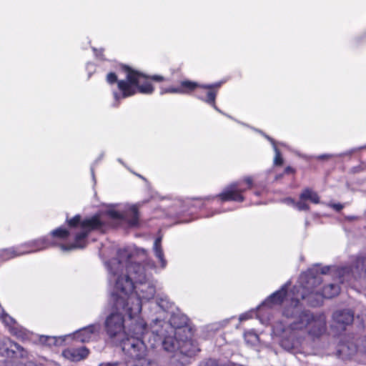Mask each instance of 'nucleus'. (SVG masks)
I'll return each mask as SVG.
<instances>
[{"label": "nucleus", "instance_id": "f257e3e1", "mask_svg": "<svg viewBox=\"0 0 366 366\" xmlns=\"http://www.w3.org/2000/svg\"><path fill=\"white\" fill-rule=\"evenodd\" d=\"M122 276L116 270H112L109 285L113 287L111 301L112 308L106 317L104 327L108 337L112 341L120 340L125 335L124 315L132 320L127 337L121 341V347L125 355L127 366H152L147 357L145 342H151V330L139 317L142 311L138 299L128 296L132 289V282L126 279L125 285L121 282Z\"/></svg>", "mask_w": 366, "mask_h": 366}, {"label": "nucleus", "instance_id": "f03ea898", "mask_svg": "<svg viewBox=\"0 0 366 366\" xmlns=\"http://www.w3.org/2000/svg\"><path fill=\"white\" fill-rule=\"evenodd\" d=\"M305 288L295 287L291 297L294 307L284 311V315L290 320L286 324L277 322L273 326V332L281 337V345L287 350L298 349L308 345V337L318 339L327 332V318L323 313L314 314L309 310L300 311L297 304L300 299L307 300L312 307L322 302V297L332 298L340 293V286L336 283L325 285L321 294L311 290L308 293L300 290Z\"/></svg>", "mask_w": 366, "mask_h": 366}, {"label": "nucleus", "instance_id": "7ed1b4c3", "mask_svg": "<svg viewBox=\"0 0 366 366\" xmlns=\"http://www.w3.org/2000/svg\"><path fill=\"white\" fill-rule=\"evenodd\" d=\"M162 237L155 239L153 245V250L155 257L159 262L157 266L154 262L148 259L143 266L133 262L134 255H142L143 257L147 256V251L144 249L135 248L133 250L129 249H119L117 253V258H114L107 262L106 265L109 272L108 280L112 274V270H116L122 276L121 282L125 285L126 279L132 282V289L129 291L128 296L137 298L141 302V299L149 300L152 299L156 293L155 284L151 279V274L147 272V268L155 269H164L167 265V261L164 257L162 247ZM142 305V303H140Z\"/></svg>", "mask_w": 366, "mask_h": 366}, {"label": "nucleus", "instance_id": "20e7f679", "mask_svg": "<svg viewBox=\"0 0 366 366\" xmlns=\"http://www.w3.org/2000/svg\"><path fill=\"white\" fill-rule=\"evenodd\" d=\"M184 318L172 315L169 322L155 320L151 325V334L153 342L150 346L154 347L157 342H162L164 350L172 353L177 360L183 362L179 357L181 355L193 357L199 351L197 342L192 338V332L187 327Z\"/></svg>", "mask_w": 366, "mask_h": 366}, {"label": "nucleus", "instance_id": "39448f33", "mask_svg": "<svg viewBox=\"0 0 366 366\" xmlns=\"http://www.w3.org/2000/svg\"><path fill=\"white\" fill-rule=\"evenodd\" d=\"M126 79L117 81L118 88L121 94L114 92V98L117 106L122 99L134 95L137 92L144 94H151L154 87L149 81L148 77L144 74L125 66Z\"/></svg>", "mask_w": 366, "mask_h": 366}, {"label": "nucleus", "instance_id": "423d86ee", "mask_svg": "<svg viewBox=\"0 0 366 366\" xmlns=\"http://www.w3.org/2000/svg\"><path fill=\"white\" fill-rule=\"evenodd\" d=\"M104 224L102 214H97L83 220L80 215H76L68 220L69 227L75 230L74 242L68 245L61 244V250L68 251L84 248L86 244L88 234L93 230L100 229Z\"/></svg>", "mask_w": 366, "mask_h": 366}, {"label": "nucleus", "instance_id": "0eeeda50", "mask_svg": "<svg viewBox=\"0 0 366 366\" xmlns=\"http://www.w3.org/2000/svg\"><path fill=\"white\" fill-rule=\"evenodd\" d=\"M54 244H56L54 241H50L49 237H44L30 241L17 247L4 249L1 252L0 255L3 260H7L24 254L41 251Z\"/></svg>", "mask_w": 366, "mask_h": 366}, {"label": "nucleus", "instance_id": "6e6552de", "mask_svg": "<svg viewBox=\"0 0 366 366\" xmlns=\"http://www.w3.org/2000/svg\"><path fill=\"white\" fill-rule=\"evenodd\" d=\"M365 259L362 257H357L352 267H345L340 269H335L329 267H324L321 269V273L327 274L331 270L333 274L337 276L338 281L343 283L349 281L352 277L355 279L364 277L365 276H358L357 272L365 271Z\"/></svg>", "mask_w": 366, "mask_h": 366}, {"label": "nucleus", "instance_id": "1a4fd4ad", "mask_svg": "<svg viewBox=\"0 0 366 366\" xmlns=\"http://www.w3.org/2000/svg\"><path fill=\"white\" fill-rule=\"evenodd\" d=\"M106 214L114 221L126 222L130 226L138 224V210L135 206H112L106 211Z\"/></svg>", "mask_w": 366, "mask_h": 366}, {"label": "nucleus", "instance_id": "9d476101", "mask_svg": "<svg viewBox=\"0 0 366 366\" xmlns=\"http://www.w3.org/2000/svg\"><path fill=\"white\" fill-rule=\"evenodd\" d=\"M252 184V179L247 177L243 181L230 184L219 194V197L222 201L243 202L244 198L242 194L249 189Z\"/></svg>", "mask_w": 366, "mask_h": 366}, {"label": "nucleus", "instance_id": "9b49d317", "mask_svg": "<svg viewBox=\"0 0 366 366\" xmlns=\"http://www.w3.org/2000/svg\"><path fill=\"white\" fill-rule=\"evenodd\" d=\"M100 332L101 325L92 324L75 332L73 334V338L81 342H87L98 339Z\"/></svg>", "mask_w": 366, "mask_h": 366}, {"label": "nucleus", "instance_id": "f8f14e48", "mask_svg": "<svg viewBox=\"0 0 366 366\" xmlns=\"http://www.w3.org/2000/svg\"><path fill=\"white\" fill-rule=\"evenodd\" d=\"M3 347H0V352L7 356L14 355L15 357H26V351L17 343L11 341L9 338H4L2 340Z\"/></svg>", "mask_w": 366, "mask_h": 366}, {"label": "nucleus", "instance_id": "ddd939ff", "mask_svg": "<svg viewBox=\"0 0 366 366\" xmlns=\"http://www.w3.org/2000/svg\"><path fill=\"white\" fill-rule=\"evenodd\" d=\"M332 319L338 327L344 330L353 322L354 314L350 310H340L334 312Z\"/></svg>", "mask_w": 366, "mask_h": 366}, {"label": "nucleus", "instance_id": "4468645a", "mask_svg": "<svg viewBox=\"0 0 366 366\" xmlns=\"http://www.w3.org/2000/svg\"><path fill=\"white\" fill-rule=\"evenodd\" d=\"M89 355V350L86 347L80 348H69L62 352V355L74 362L80 361L86 358Z\"/></svg>", "mask_w": 366, "mask_h": 366}, {"label": "nucleus", "instance_id": "2eb2a0df", "mask_svg": "<svg viewBox=\"0 0 366 366\" xmlns=\"http://www.w3.org/2000/svg\"><path fill=\"white\" fill-rule=\"evenodd\" d=\"M289 283L285 284L282 287L271 295L266 300L263 305L270 306L271 304H280L287 295V289Z\"/></svg>", "mask_w": 366, "mask_h": 366}, {"label": "nucleus", "instance_id": "dca6fc26", "mask_svg": "<svg viewBox=\"0 0 366 366\" xmlns=\"http://www.w3.org/2000/svg\"><path fill=\"white\" fill-rule=\"evenodd\" d=\"M300 199L302 200H309L314 204L320 203L318 194L310 188H305L302 190L300 195Z\"/></svg>", "mask_w": 366, "mask_h": 366}, {"label": "nucleus", "instance_id": "f3484780", "mask_svg": "<svg viewBox=\"0 0 366 366\" xmlns=\"http://www.w3.org/2000/svg\"><path fill=\"white\" fill-rule=\"evenodd\" d=\"M197 87L202 88V85L194 81L185 80L181 81L179 89L183 91L180 94H189Z\"/></svg>", "mask_w": 366, "mask_h": 366}, {"label": "nucleus", "instance_id": "a211bd4d", "mask_svg": "<svg viewBox=\"0 0 366 366\" xmlns=\"http://www.w3.org/2000/svg\"><path fill=\"white\" fill-rule=\"evenodd\" d=\"M216 96H217V94L215 92L209 91V92H208L206 98H203L201 96H197V97L199 99H202V101H204L205 102L211 104L214 109H216L219 112H221V111L217 107V106L215 104Z\"/></svg>", "mask_w": 366, "mask_h": 366}, {"label": "nucleus", "instance_id": "6ab92c4d", "mask_svg": "<svg viewBox=\"0 0 366 366\" xmlns=\"http://www.w3.org/2000/svg\"><path fill=\"white\" fill-rule=\"evenodd\" d=\"M69 234V232L62 227H59L51 232V237L59 238L60 239H66Z\"/></svg>", "mask_w": 366, "mask_h": 366}, {"label": "nucleus", "instance_id": "aec40b11", "mask_svg": "<svg viewBox=\"0 0 366 366\" xmlns=\"http://www.w3.org/2000/svg\"><path fill=\"white\" fill-rule=\"evenodd\" d=\"M157 304L163 310H167L172 306V303L169 301L167 296L160 297L158 295L157 297Z\"/></svg>", "mask_w": 366, "mask_h": 366}, {"label": "nucleus", "instance_id": "412c9836", "mask_svg": "<svg viewBox=\"0 0 366 366\" xmlns=\"http://www.w3.org/2000/svg\"><path fill=\"white\" fill-rule=\"evenodd\" d=\"M267 138L273 144V148H274V152H275V157L274 158V164L275 165H282V163H283V159H282V158L281 157V154H280V150L278 149V148L277 147V146L274 144V141L272 138H270L269 137H267Z\"/></svg>", "mask_w": 366, "mask_h": 366}, {"label": "nucleus", "instance_id": "4be33fe9", "mask_svg": "<svg viewBox=\"0 0 366 366\" xmlns=\"http://www.w3.org/2000/svg\"><path fill=\"white\" fill-rule=\"evenodd\" d=\"M0 317L6 325L11 327V330H14V325H15L16 322L15 320L11 317H10L9 315L4 313V312L2 311V314L0 315Z\"/></svg>", "mask_w": 366, "mask_h": 366}, {"label": "nucleus", "instance_id": "5701e85b", "mask_svg": "<svg viewBox=\"0 0 366 366\" xmlns=\"http://www.w3.org/2000/svg\"><path fill=\"white\" fill-rule=\"evenodd\" d=\"M245 340L251 344H256L259 342V336L252 331L247 332L244 334Z\"/></svg>", "mask_w": 366, "mask_h": 366}, {"label": "nucleus", "instance_id": "b1692460", "mask_svg": "<svg viewBox=\"0 0 366 366\" xmlns=\"http://www.w3.org/2000/svg\"><path fill=\"white\" fill-rule=\"evenodd\" d=\"M198 366H241L239 365H233L232 364L219 365L218 362L214 360H207L201 362Z\"/></svg>", "mask_w": 366, "mask_h": 366}, {"label": "nucleus", "instance_id": "393cba45", "mask_svg": "<svg viewBox=\"0 0 366 366\" xmlns=\"http://www.w3.org/2000/svg\"><path fill=\"white\" fill-rule=\"evenodd\" d=\"M295 207L300 211H308L310 206L305 202V200L300 199L299 202H296Z\"/></svg>", "mask_w": 366, "mask_h": 366}, {"label": "nucleus", "instance_id": "a878e982", "mask_svg": "<svg viewBox=\"0 0 366 366\" xmlns=\"http://www.w3.org/2000/svg\"><path fill=\"white\" fill-rule=\"evenodd\" d=\"M182 89H179V87H169L166 89H162L160 91V94L163 95L167 93H173V94H180L182 92Z\"/></svg>", "mask_w": 366, "mask_h": 366}, {"label": "nucleus", "instance_id": "bb28decb", "mask_svg": "<svg viewBox=\"0 0 366 366\" xmlns=\"http://www.w3.org/2000/svg\"><path fill=\"white\" fill-rule=\"evenodd\" d=\"M107 81L109 84H114L117 81V76L113 72L109 73L107 76Z\"/></svg>", "mask_w": 366, "mask_h": 366}, {"label": "nucleus", "instance_id": "cd10ccee", "mask_svg": "<svg viewBox=\"0 0 366 366\" xmlns=\"http://www.w3.org/2000/svg\"><path fill=\"white\" fill-rule=\"evenodd\" d=\"M251 317H252V312H246V313L242 314L239 316V321L242 322V321L249 320Z\"/></svg>", "mask_w": 366, "mask_h": 366}, {"label": "nucleus", "instance_id": "c85d7f7f", "mask_svg": "<svg viewBox=\"0 0 366 366\" xmlns=\"http://www.w3.org/2000/svg\"><path fill=\"white\" fill-rule=\"evenodd\" d=\"M221 86V83H217L214 84H202V88L212 89L213 88H219Z\"/></svg>", "mask_w": 366, "mask_h": 366}, {"label": "nucleus", "instance_id": "c756f323", "mask_svg": "<svg viewBox=\"0 0 366 366\" xmlns=\"http://www.w3.org/2000/svg\"><path fill=\"white\" fill-rule=\"evenodd\" d=\"M320 282H321L320 277H312V278L309 279L308 285H313L315 283L320 284Z\"/></svg>", "mask_w": 366, "mask_h": 366}, {"label": "nucleus", "instance_id": "7c9ffc66", "mask_svg": "<svg viewBox=\"0 0 366 366\" xmlns=\"http://www.w3.org/2000/svg\"><path fill=\"white\" fill-rule=\"evenodd\" d=\"M333 157H335L333 154H322L317 156L316 158L320 160H327L332 158Z\"/></svg>", "mask_w": 366, "mask_h": 366}, {"label": "nucleus", "instance_id": "2f4dec72", "mask_svg": "<svg viewBox=\"0 0 366 366\" xmlns=\"http://www.w3.org/2000/svg\"><path fill=\"white\" fill-rule=\"evenodd\" d=\"M283 202L289 205H291L295 207L296 202L292 198H286L283 200Z\"/></svg>", "mask_w": 366, "mask_h": 366}, {"label": "nucleus", "instance_id": "473e14b6", "mask_svg": "<svg viewBox=\"0 0 366 366\" xmlns=\"http://www.w3.org/2000/svg\"><path fill=\"white\" fill-rule=\"evenodd\" d=\"M330 207L337 211H340L343 208V206L340 204H331Z\"/></svg>", "mask_w": 366, "mask_h": 366}, {"label": "nucleus", "instance_id": "72a5a7b5", "mask_svg": "<svg viewBox=\"0 0 366 366\" xmlns=\"http://www.w3.org/2000/svg\"><path fill=\"white\" fill-rule=\"evenodd\" d=\"M150 79L154 80V81H162L164 80V77L162 76H159V75H154V76H152L150 77Z\"/></svg>", "mask_w": 366, "mask_h": 366}, {"label": "nucleus", "instance_id": "f704fd0d", "mask_svg": "<svg viewBox=\"0 0 366 366\" xmlns=\"http://www.w3.org/2000/svg\"><path fill=\"white\" fill-rule=\"evenodd\" d=\"M294 172H295L294 169L290 167H287L285 169V172L287 174L293 173Z\"/></svg>", "mask_w": 366, "mask_h": 366}, {"label": "nucleus", "instance_id": "c9c22d12", "mask_svg": "<svg viewBox=\"0 0 366 366\" xmlns=\"http://www.w3.org/2000/svg\"><path fill=\"white\" fill-rule=\"evenodd\" d=\"M362 343H363V345H362L363 351L366 354V339L362 342Z\"/></svg>", "mask_w": 366, "mask_h": 366}, {"label": "nucleus", "instance_id": "e433bc0d", "mask_svg": "<svg viewBox=\"0 0 366 366\" xmlns=\"http://www.w3.org/2000/svg\"><path fill=\"white\" fill-rule=\"evenodd\" d=\"M101 366H119V364H117V363H115L114 365L107 364V365H102Z\"/></svg>", "mask_w": 366, "mask_h": 366}, {"label": "nucleus", "instance_id": "4c0bfd02", "mask_svg": "<svg viewBox=\"0 0 366 366\" xmlns=\"http://www.w3.org/2000/svg\"><path fill=\"white\" fill-rule=\"evenodd\" d=\"M93 51H94V53H95L96 56H99V54L97 53V49H95V48H93Z\"/></svg>", "mask_w": 366, "mask_h": 366}, {"label": "nucleus", "instance_id": "58836bf2", "mask_svg": "<svg viewBox=\"0 0 366 366\" xmlns=\"http://www.w3.org/2000/svg\"><path fill=\"white\" fill-rule=\"evenodd\" d=\"M89 66H92V64H88L87 66L89 67Z\"/></svg>", "mask_w": 366, "mask_h": 366}, {"label": "nucleus", "instance_id": "ea45409f", "mask_svg": "<svg viewBox=\"0 0 366 366\" xmlns=\"http://www.w3.org/2000/svg\"><path fill=\"white\" fill-rule=\"evenodd\" d=\"M92 176L94 177V171L92 170Z\"/></svg>", "mask_w": 366, "mask_h": 366}, {"label": "nucleus", "instance_id": "a19ab883", "mask_svg": "<svg viewBox=\"0 0 366 366\" xmlns=\"http://www.w3.org/2000/svg\"><path fill=\"white\" fill-rule=\"evenodd\" d=\"M0 366H2V365H0Z\"/></svg>", "mask_w": 366, "mask_h": 366}]
</instances>
